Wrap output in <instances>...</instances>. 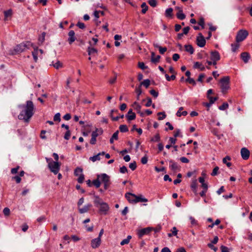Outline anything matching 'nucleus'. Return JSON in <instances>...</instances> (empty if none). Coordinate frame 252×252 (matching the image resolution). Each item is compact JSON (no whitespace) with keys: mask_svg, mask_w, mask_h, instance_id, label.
<instances>
[{"mask_svg":"<svg viewBox=\"0 0 252 252\" xmlns=\"http://www.w3.org/2000/svg\"><path fill=\"white\" fill-rule=\"evenodd\" d=\"M173 9L172 8H168L165 11V16L167 17H172L173 16L172 14Z\"/></svg>","mask_w":252,"mask_h":252,"instance_id":"cd10ccee","label":"nucleus"},{"mask_svg":"<svg viewBox=\"0 0 252 252\" xmlns=\"http://www.w3.org/2000/svg\"><path fill=\"white\" fill-rule=\"evenodd\" d=\"M129 167L133 171L135 170L137 167L136 162L133 161V162L130 163L129 165Z\"/></svg>","mask_w":252,"mask_h":252,"instance_id":"5fc2aeb1","label":"nucleus"},{"mask_svg":"<svg viewBox=\"0 0 252 252\" xmlns=\"http://www.w3.org/2000/svg\"><path fill=\"white\" fill-rule=\"evenodd\" d=\"M101 182L104 185L105 190L108 189L111 184L110 176L105 173L97 175V178L93 180V184L96 188H98L101 185Z\"/></svg>","mask_w":252,"mask_h":252,"instance_id":"f03ea898","label":"nucleus"},{"mask_svg":"<svg viewBox=\"0 0 252 252\" xmlns=\"http://www.w3.org/2000/svg\"><path fill=\"white\" fill-rule=\"evenodd\" d=\"M147 102L145 104V106L146 107H150V106H151L152 103V98L150 97H147Z\"/></svg>","mask_w":252,"mask_h":252,"instance_id":"680f3d73","label":"nucleus"},{"mask_svg":"<svg viewBox=\"0 0 252 252\" xmlns=\"http://www.w3.org/2000/svg\"><path fill=\"white\" fill-rule=\"evenodd\" d=\"M150 85V80L148 79L144 80L140 83L141 86L143 85L146 88H148Z\"/></svg>","mask_w":252,"mask_h":252,"instance_id":"c756f323","label":"nucleus"},{"mask_svg":"<svg viewBox=\"0 0 252 252\" xmlns=\"http://www.w3.org/2000/svg\"><path fill=\"white\" fill-rule=\"evenodd\" d=\"M33 49H34V50H33V51L32 52V55L33 56V58L34 62H36L38 60V58H37L38 51V47L37 46L33 47Z\"/></svg>","mask_w":252,"mask_h":252,"instance_id":"4be33fe9","label":"nucleus"},{"mask_svg":"<svg viewBox=\"0 0 252 252\" xmlns=\"http://www.w3.org/2000/svg\"><path fill=\"white\" fill-rule=\"evenodd\" d=\"M101 244V238H97L91 241V246L93 249L98 248Z\"/></svg>","mask_w":252,"mask_h":252,"instance_id":"4468645a","label":"nucleus"},{"mask_svg":"<svg viewBox=\"0 0 252 252\" xmlns=\"http://www.w3.org/2000/svg\"><path fill=\"white\" fill-rule=\"evenodd\" d=\"M126 118L128 121H131L134 120L136 118V114L133 113L131 115H126Z\"/></svg>","mask_w":252,"mask_h":252,"instance_id":"c9c22d12","label":"nucleus"},{"mask_svg":"<svg viewBox=\"0 0 252 252\" xmlns=\"http://www.w3.org/2000/svg\"><path fill=\"white\" fill-rule=\"evenodd\" d=\"M185 48L186 52H189L190 54H192L194 53V49L192 46L190 44L185 45Z\"/></svg>","mask_w":252,"mask_h":252,"instance_id":"5701e85b","label":"nucleus"},{"mask_svg":"<svg viewBox=\"0 0 252 252\" xmlns=\"http://www.w3.org/2000/svg\"><path fill=\"white\" fill-rule=\"evenodd\" d=\"M138 66L142 70L148 68V66H146L143 62H139L138 63Z\"/></svg>","mask_w":252,"mask_h":252,"instance_id":"8fccbe9b","label":"nucleus"},{"mask_svg":"<svg viewBox=\"0 0 252 252\" xmlns=\"http://www.w3.org/2000/svg\"><path fill=\"white\" fill-rule=\"evenodd\" d=\"M154 229L153 227H147L138 230L137 234L139 238H142L145 235H149Z\"/></svg>","mask_w":252,"mask_h":252,"instance_id":"9d476101","label":"nucleus"},{"mask_svg":"<svg viewBox=\"0 0 252 252\" xmlns=\"http://www.w3.org/2000/svg\"><path fill=\"white\" fill-rule=\"evenodd\" d=\"M61 165V162H59V161H52L50 163H49L48 167L51 172L53 173L55 175H56L58 173L60 169Z\"/></svg>","mask_w":252,"mask_h":252,"instance_id":"423d86ee","label":"nucleus"},{"mask_svg":"<svg viewBox=\"0 0 252 252\" xmlns=\"http://www.w3.org/2000/svg\"><path fill=\"white\" fill-rule=\"evenodd\" d=\"M160 59V56L159 55H158L155 57V53L154 52L151 53V62L154 63H158L159 62V59Z\"/></svg>","mask_w":252,"mask_h":252,"instance_id":"6ab92c4d","label":"nucleus"},{"mask_svg":"<svg viewBox=\"0 0 252 252\" xmlns=\"http://www.w3.org/2000/svg\"><path fill=\"white\" fill-rule=\"evenodd\" d=\"M220 248L221 252H229L228 248L226 246L222 245L220 247Z\"/></svg>","mask_w":252,"mask_h":252,"instance_id":"774afa93","label":"nucleus"},{"mask_svg":"<svg viewBox=\"0 0 252 252\" xmlns=\"http://www.w3.org/2000/svg\"><path fill=\"white\" fill-rule=\"evenodd\" d=\"M196 44L200 47H204L206 43V39L201 32L198 34L196 39Z\"/></svg>","mask_w":252,"mask_h":252,"instance_id":"1a4fd4ad","label":"nucleus"},{"mask_svg":"<svg viewBox=\"0 0 252 252\" xmlns=\"http://www.w3.org/2000/svg\"><path fill=\"white\" fill-rule=\"evenodd\" d=\"M220 59V54L217 51H213L211 52V60L219 61Z\"/></svg>","mask_w":252,"mask_h":252,"instance_id":"f3484780","label":"nucleus"},{"mask_svg":"<svg viewBox=\"0 0 252 252\" xmlns=\"http://www.w3.org/2000/svg\"><path fill=\"white\" fill-rule=\"evenodd\" d=\"M141 7H142V9L141 10V12L143 14L146 13L148 9V6L147 5L146 2H143L141 5Z\"/></svg>","mask_w":252,"mask_h":252,"instance_id":"72a5a7b5","label":"nucleus"},{"mask_svg":"<svg viewBox=\"0 0 252 252\" xmlns=\"http://www.w3.org/2000/svg\"><path fill=\"white\" fill-rule=\"evenodd\" d=\"M241 59L245 63H247L249 62L251 57L248 52H242L240 55Z\"/></svg>","mask_w":252,"mask_h":252,"instance_id":"dca6fc26","label":"nucleus"},{"mask_svg":"<svg viewBox=\"0 0 252 252\" xmlns=\"http://www.w3.org/2000/svg\"><path fill=\"white\" fill-rule=\"evenodd\" d=\"M92 207V205L91 204H88L87 205H85L82 208H79V212L80 214H83L87 212L90 208Z\"/></svg>","mask_w":252,"mask_h":252,"instance_id":"aec40b11","label":"nucleus"},{"mask_svg":"<svg viewBox=\"0 0 252 252\" xmlns=\"http://www.w3.org/2000/svg\"><path fill=\"white\" fill-rule=\"evenodd\" d=\"M10 209L7 207L4 208V209L3 210V213L4 215L6 216H9L10 214Z\"/></svg>","mask_w":252,"mask_h":252,"instance_id":"bf43d9fd","label":"nucleus"},{"mask_svg":"<svg viewBox=\"0 0 252 252\" xmlns=\"http://www.w3.org/2000/svg\"><path fill=\"white\" fill-rule=\"evenodd\" d=\"M228 107V104L227 102H224L219 107L220 110H224Z\"/></svg>","mask_w":252,"mask_h":252,"instance_id":"49530a36","label":"nucleus"},{"mask_svg":"<svg viewBox=\"0 0 252 252\" xmlns=\"http://www.w3.org/2000/svg\"><path fill=\"white\" fill-rule=\"evenodd\" d=\"M94 206L99 208L98 213L101 215H106L110 208L108 204L104 202L98 195H94Z\"/></svg>","mask_w":252,"mask_h":252,"instance_id":"7ed1b4c3","label":"nucleus"},{"mask_svg":"<svg viewBox=\"0 0 252 252\" xmlns=\"http://www.w3.org/2000/svg\"><path fill=\"white\" fill-rule=\"evenodd\" d=\"M154 46L155 48H158L159 53L161 54H163L167 51L166 47H162L157 43H154Z\"/></svg>","mask_w":252,"mask_h":252,"instance_id":"412c9836","label":"nucleus"},{"mask_svg":"<svg viewBox=\"0 0 252 252\" xmlns=\"http://www.w3.org/2000/svg\"><path fill=\"white\" fill-rule=\"evenodd\" d=\"M61 114L60 113H56L54 117V121H58V122H60L61 121Z\"/></svg>","mask_w":252,"mask_h":252,"instance_id":"864d4df0","label":"nucleus"},{"mask_svg":"<svg viewBox=\"0 0 252 252\" xmlns=\"http://www.w3.org/2000/svg\"><path fill=\"white\" fill-rule=\"evenodd\" d=\"M19 107L23 108V110L18 116V119L20 120H23L25 123H28L34 114V106L32 101L28 100L25 105H20Z\"/></svg>","mask_w":252,"mask_h":252,"instance_id":"f257e3e1","label":"nucleus"},{"mask_svg":"<svg viewBox=\"0 0 252 252\" xmlns=\"http://www.w3.org/2000/svg\"><path fill=\"white\" fill-rule=\"evenodd\" d=\"M120 172L122 173H125L127 172V169L126 166H123L120 168Z\"/></svg>","mask_w":252,"mask_h":252,"instance_id":"69168bd1","label":"nucleus"},{"mask_svg":"<svg viewBox=\"0 0 252 252\" xmlns=\"http://www.w3.org/2000/svg\"><path fill=\"white\" fill-rule=\"evenodd\" d=\"M125 197L130 203H136L139 202H146L148 201V199L143 197L142 195L137 196L130 192L126 193Z\"/></svg>","mask_w":252,"mask_h":252,"instance_id":"20e7f679","label":"nucleus"},{"mask_svg":"<svg viewBox=\"0 0 252 252\" xmlns=\"http://www.w3.org/2000/svg\"><path fill=\"white\" fill-rule=\"evenodd\" d=\"M83 169L77 167L75 168L74 171V175L75 176H80V174H82Z\"/></svg>","mask_w":252,"mask_h":252,"instance_id":"c85d7f7f","label":"nucleus"},{"mask_svg":"<svg viewBox=\"0 0 252 252\" xmlns=\"http://www.w3.org/2000/svg\"><path fill=\"white\" fill-rule=\"evenodd\" d=\"M141 162L143 164H145L147 163L148 157H147V155H145L143 158H142L141 159Z\"/></svg>","mask_w":252,"mask_h":252,"instance_id":"e2e57ef3","label":"nucleus"},{"mask_svg":"<svg viewBox=\"0 0 252 252\" xmlns=\"http://www.w3.org/2000/svg\"><path fill=\"white\" fill-rule=\"evenodd\" d=\"M219 170V167L218 166H216L213 170V171L211 175L212 176H215L218 174V171Z\"/></svg>","mask_w":252,"mask_h":252,"instance_id":"603ef678","label":"nucleus"},{"mask_svg":"<svg viewBox=\"0 0 252 252\" xmlns=\"http://www.w3.org/2000/svg\"><path fill=\"white\" fill-rule=\"evenodd\" d=\"M120 131L121 132H126L128 131V127L126 125H122L119 126Z\"/></svg>","mask_w":252,"mask_h":252,"instance_id":"473e14b6","label":"nucleus"},{"mask_svg":"<svg viewBox=\"0 0 252 252\" xmlns=\"http://www.w3.org/2000/svg\"><path fill=\"white\" fill-rule=\"evenodd\" d=\"M189 219L190 220V223L192 225H197L198 224L197 221L195 220L193 217L190 216Z\"/></svg>","mask_w":252,"mask_h":252,"instance_id":"3c124183","label":"nucleus"},{"mask_svg":"<svg viewBox=\"0 0 252 252\" xmlns=\"http://www.w3.org/2000/svg\"><path fill=\"white\" fill-rule=\"evenodd\" d=\"M12 180H15L17 183H20L21 181V178L19 176H15L12 178Z\"/></svg>","mask_w":252,"mask_h":252,"instance_id":"13d9d810","label":"nucleus"},{"mask_svg":"<svg viewBox=\"0 0 252 252\" xmlns=\"http://www.w3.org/2000/svg\"><path fill=\"white\" fill-rule=\"evenodd\" d=\"M151 142H159L160 141V137L159 133H157L154 137L151 139Z\"/></svg>","mask_w":252,"mask_h":252,"instance_id":"7c9ffc66","label":"nucleus"},{"mask_svg":"<svg viewBox=\"0 0 252 252\" xmlns=\"http://www.w3.org/2000/svg\"><path fill=\"white\" fill-rule=\"evenodd\" d=\"M183 107H181L179 108L178 111L176 113V115L177 117H181L182 116H186L188 114V112L186 111H184L182 112H180V111H182L183 110Z\"/></svg>","mask_w":252,"mask_h":252,"instance_id":"393cba45","label":"nucleus"},{"mask_svg":"<svg viewBox=\"0 0 252 252\" xmlns=\"http://www.w3.org/2000/svg\"><path fill=\"white\" fill-rule=\"evenodd\" d=\"M56 69H59L63 67V63L59 61H58L55 63L52 64Z\"/></svg>","mask_w":252,"mask_h":252,"instance_id":"79ce46f5","label":"nucleus"},{"mask_svg":"<svg viewBox=\"0 0 252 252\" xmlns=\"http://www.w3.org/2000/svg\"><path fill=\"white\" fill-rule=\"evenodd\" d=\"M177 17L181 20L185 19L186 15L183 13V10H180L176 14Z\"/></svg>","mask_w":252,"mask_h":252,"instance_id":"a878e982","label":"nucleus"},{"mask_svg":"<svg viewBox=\"0 0 252 252\" xmlns=\"http://www.w3.org/2000/svg\"><path fill=\"white\" fill-rule=\"evenodd\" d=\"M131 239V236L130 235L127 236V238L126 239H124L122 242H121V245L123 246L125 244H127L129 243L130 240Z\"/></svg>","mask_w":252,"mask_h":252,"instance_id":"f704fd0d","label":"nucleus"},{"mask_svg":"<svg viewBox=\"0 0 252 252\" xmlns=\"http://www.w3.org/2000/svg\"><path fill=\"white\" fill-rule=\"evenodd\" d=\"M85 179L84 175L83 174H80L79 176V178L77 179V181L79 183H82Z\"/></svg>","mask_w":252,"mask_h":252,"instance_id":"09e8293b","label":"nucleus"},{"mask_svg":"<svg viewBox=\"0 0 252 252\" xmlns=\"http://www.w3.org/2000/svg\"><path fill=\"white\" fill-rule=\"evenodd\" d=\"M148 3L153 7H155L157 5L156 0H149Z\"/></svg>","mask_w":252,"mask_h":252,"instance_id":"de8ad7c7","label":"nucleus"},{"mask_svg":"<svg viewBox=\"0 0 252 252\" xmlns=\"http://www.w3.org/2000/svg\"><path fill=\"white\" fill-rule=\"evenodd\" d=\"M46 131L45 130H42L40 132V137L41 139H46L47 138L46 136L45 135Z\"/></svg>","mask_w":252,"mask_h":252,"instance_id":"0e129e2a","label":"nucleus"},{"mask_svg":"<svg viewBox=\"0 0 252 252\" xmlns=\"http://www.w3.org/2000/svg\"><path fill=\"white\" fill-rule=\"evenodd\" d=\"M231 46L232 47L231 50L233 52H236L239 47V44L238 43H232L231 44Z\"/></svg>","mask_w":252,"mask_h":252,"instance_id":"a18cd8bd","label":"nucleus"},{"mask_svg":"<svg viewBox=\"0 0 252 252\" xmlns=\"http://www.w3.org/2000/svg\"><path fill=\"white\" fill-rule=\"evenodd\" d=\"M23 45H24V49L25 50L26 48L29 49L31 47L33 46V44L31 43L30 41H26L25 42H23Z\"/></svg>","mask_w":252,"mask_h":252,"instance_id":"ea45409f","label":"nucleus"},{"mask_svg":"<svg viewBox=\"0 0 252 252\" xmlns=\"http://www.w3.org/2000/svg\"><path fill=\"white\" fill-rule=\"evenodd\" d=\"M169 162L171 163L169 165V167L171 170L174 172H176L177 171H179L180 170V166L178 165L177 162L172 159L169 160Z\"/></svg>","mask_w":252,"mask_h":252,"instance_id":"ddd939ff","label":"nucleus"},{"mask_svg":"<svg viewBox=\"0 0 252 252\" xmlns=\"http://www.w3.org/2000/svg\"><path fill=\"white\" fill-rule=\"evenodd\" d=\"M76 26L81 29H84L85 28V24L83 23L80 22H78L76 24Z\"/></svg>","mask_w":252,"mask_h":252,"instance_id":"338daca9","label":"nucleus"},{"mask_svg":"<svg viewBox=\"0 0 252 252\" xmlns=\"http://www.w3.org/2000/svg\"><path fill=\"white\" fill-rule=\"evenodd\" d=\"M220 83L221 92L222 94H225L227 90L230 89V77L229 76L223 77L220 79Z\"/></svg>","mask_w":252,"mask_h":252,"instance_id":"39448f33","label":"nucleus"},{"mask_svg":"<svg viewBox=\"0 0 252 252\" xmlns=\"http://www.w3.org/2000/svg\"><path fill=\"white\" fill-rule=\"evenodd\" d=\"M157 115L158 116H159V117H158V120L159 121L163 120L165 118L166 116L165 113L164 112H158V113Z\"/></svg>","mask_w":252,"mask_h":252,"instance_id":"4c0bfd02","label":"nucleus"},{"mask_svg":"<svg viewBox=\"0 0 252 252\" xmlns=\"http://www.w3.org/2000/svg\"><path fill=\"white\" fill-rule=\"evenodd\" d=\"M150 93L151 95H152L155 98H156L158 95V93L155 90H151L150 91Z\"/></svg>","mask_w":252,"mask_h":252,"instance_id":"6e6d98bb","label":"nucleus"},{"mask_svg":"<svg viewBox=\"0 0 252 252\" xmlns=\"http://www.w3.org/2000/svg\"><path fill=\"white\" fill-rule=\"evenodd\" d=\"M24 45H23V42L17 45L13 49H10L9 50V54L10 55H16L19 54L24 51Z\"/></svg>","mask_w":252,"mask_h":252,"instance_id":"6e6552de","label":"nucleus"},{"mask_svg":"<svg viewBox=\"0 0 252 252\" xmlns=\"http://www.w3.org/2000/svg\"><path fill=\"white\" fill-rule=\"evenodd\" d=\"M68 35L69 37L68 38V41L69 44H71L76 40L75 36V32L73 30H71L69 32Z\"/></svg>","mask_w":252,"mask_h":252,"instance_id":"2eb2a0df","label":"nucleus"},{"mask_svg":"<svg viewBox=\"0 0 252 252\" xmlns=\"http://www.w3.org/2000/svg\"><path fill=\"white\" fill-rule=\"evenodd\" d=\"M70 131L69 130H67L64 134V138L66 140H68L70 138Z\"/></svg>","mask_w":252,"mask_h":252,"instance_id":"052dcab7","label":"nucleus"},{"mask_svg":"<svg viewBox=\"0 0 252 252\" xmlns=\"http://www.w3.org/2000/svg\"><path fill=\"white\" fill-rule=\"evenodd\" d=\"M249 32L246 30H239L236 36V42L237 43L241 42L244 41L248 36Z\"/></svg>","mask_w":252,"mask_h":252,"instance_id":"0eeeda50","label":"nucleus"},{"mask_svg":"<svg viewBox=\"0 0 252 252\" xmlns=\"http://www.w3.org/2000/svg\"><path fill=\"white\" fill-rule=\"evenodd\" d=\"M135 92L137 94V99H139L140 95L142 94V90L141 88V85H139L138 87H137L135 89Z\"/></svg>","mask_w":252,"mask_h":252,"instance_id":"58836bf2","label":"nucleus"},{"mask_svg":"<svg viewBox=\"0 0 252 252\" xmlns=\"http://www.w3.org/2000/svg\"><path fill=\"white\" fill-rule=\"evenodd\" d=\"M165 77L166 80L168 81L171 80H174L176 79V75L175 74H172L171 76H169L167 74H165Z\"/></svg>","mask_w":252,"mask_h":252,"instance_id":"c03bdc74","label":"nucleus"},{"mask_svg":"<svg viewBox=\"0 0 252 252\" xmlns=\"http://www.w3.org/2000/svg\"><path fill=\"white\" fill-rule=\"evenodd\" d=\"M197 185V183L196 180H194L192 181L190 185V188L194 193H196V192Z\"/></svg>","mask_w":252,"mask_h":252,"instance_id":"bb28decb","label":"nucleus"},{"mask_svg":"<svg viewBox=\"0 0 252 252\" xmlns=\"http://www.w3.org/2000/svg\"><path fill=\"white\" fill-rule=\"evenodd\" d=\"M89 44L90 46L92 45L91 41L89 42ZM87 52L89 55H92L94 53H97V50L94 47H91V46H89L87 49Z\"/></svg>","mask_w":252,"mask_h":252,"instance_id":"a211bd4d","label":"nucleus"},{"mask_svg":"<svg viewBox=\"0 0 252 252\" xmlns=\"http://www.w3.org/2000/svg\"><path fill=\"white\" fill-rule=\"evenodd\" d=\"M241 155L243 159L247 160L250 157V153L247 148H242L241 150Z\"/></svg>","mask_w":252,"mask_h":252,"instance_id":"f8f14e48","label":"nucleus"},{"mask_svg":"<svg viewBox=\"0 0 252 252\" xmlns=\"http://www.w3.org/2000/svg\"><path fill=\"white\" fill-rule=\"evenodd\" d=\"M186 82H188L190 84H192L193 86H195L196 85V82L195 81V80L193 79V78H191L190 77H189V78H187L186 80H185Z\"/></svg>","mask_w":252,"mask_h":252,"instance_id":"37998d69","label":"nucleus"},{"mask_svg":"<svg viewBox=\"0 0 252 252\" xmlns=\"http://www.w3.org/2000/svg\"><path fill=\"white\" fill-rule=\"evenodd\" d=\"M100 154H97L93 157H90L89 159L93 162H95L96 160H99L100 159Z\"/></svg>","mask_w":252,"mask_h":252,"instance_id":"2f4dec72","label":"nucleus"},{"mask_svg":"<svg viewBox=\"0 0 252 252\" xmlns=\"http://www.w3.org/2000/svg\"><path fill=\"white\" fill-rule=\"evenodd\" d=\"M193 68H200L201 71H204L205 69V67L202 65V63L198 62L194 63L193 64Z\"/></svg>","mask_w":252,"mask_h":252,"instance_id":"b1692460","label":"nucleus"},{"mask_svg":"<svg viewBox=\"0 0 252 252\" xmlns=\"http://www.w3.org/2000/svg\"><path fill=\"white\" fill-rule=\"evenodd\" d=\"M12 14V10L11 9H8L4 11V15L5 18L11 16Z\"/></svg>","mask_w":252,"mask_h":252,"instance_id":"a19ab883","label":"nucleus"},{"mask_svg":"<svg viewBox=\"0 0 252 252\" xmlns=\"http://www.w3.org/2000/svg\"><path fill=\"white\" fill-rule=\"evenodd\" d=\"M135 105V107H134V109L137 111V113H140L141 111V106L140 105L138 102H134L132 106H134Z\"/></svg>","mask_w":252,"mask_h":252,"instance_id":"e433bc0d","label":"nucleus"},{"mask_svg":"<svg viewBox=\"0 0 252 252\" xmlns=\"http://www.w3.org/2000/svg\"><path fill=\"white\" fill-rule=\"evenodd\" d=\"M117 77V73L114 72V77L113 78H111L109 80V82L111 84H113L115 83Z\"/></svg>","mask_w":252,"mask_h":252,"instance_id":"4d7b16f0","label":"nucleus"},{"mask_svg":"<svg viewBox=\"0 0 252 252\" xmlns=\"http://www.w3.org/2000/svg\"><path fill=\"white\" fill-rule=\"evenodd\" d=\"M208 98L209 99V102H203L202 104L204 106L208 108L207 110L208 111L211 105L217 101L219 98L218 97L209 96Z\"/></svg>","mask_w":252,"mask_h":252,"instance_id":"9b49d317","label":"nucleus"}]
</instances>
